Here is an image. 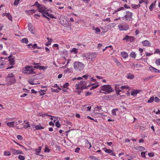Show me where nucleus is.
<instances>
[{"label": "nucleus", "mask_w": 160, "mask_h": 160, "mask_svg": "<svg viewBox=\"0 0 160 160\" xmlns=\"http://www.w3.org/2000/svg\"><path fill=\"white\" fill-rule=\"evenodd\" d=\"M4 155L5 156H9L11 155V153L9 151H6L4 152Z\"/></svg>", "instance_id": "39"}, {"label": "nucleus", "mask_w": 160, "mask_h": 160, "mask_svg": "<svg viewBox=\"0 0 160 160\" xmlns=\"http://www.w3.org/2000/svg\"><path fill=\"white\" fill-rule=\"evenodd\" d=\"M128 79H132L134 78V76L131 73H129L126 77Z\"/></svg>", "instance_id": "25"}, {"label": "nucleus", "mask_w": 160, "mask_h": 160, "mask_svg": "<svg viewBox=\"0 0 160 160\" xmlns=\"http://www.w3.org/2000/svg\"><path fill=\"white\" fill-rule=\"evenodd\" d=\"M15 124L17 125V122H11L7 123V125L9 128L14 127Z\"/></svg>", "instance_id": "12"}, {"label": "nucleus", "mask_w": 160, "mask_h": 160, "mask_svg": "<svg viewBox=\"0 0 160 160\" xmlns=\"http://www.w3.org/2000/svg\"><path fill=\"white\" fill-rule=\"evenodd\" d=\"M28 30L31 32L32 34H34V32L33 31L32 25L31 23L28 24Z\"/></svg>", "instance_id": "19"}, {"label": "nucleus", "mask_w": 160, "mask_h": 160, "mask_svg": "<svg viewBox=\"0 0 160 160\" xmlns=\"http://www.w3.org/2000/svg\"><path fill=\"white\" fill-rule=\"evenodd\" d=\"M89 158L91 160H100L97 157H95V156H89Z\"/></svg>", "instance_id": "36"}, {"label": "nucleus", "mask_w": 160, "mask_h": 160, "mask_svg": "<svg viewBox=\"0 0 160 160\" xmlns=\"http://www.w3.org/2000/svg\"><path fill=\"white\" fill-rule=\"evenodd\" d=\"M130 36L128 35H126L125 36V37L122 39V40H126L127 42L129 41V38Z\"/></svg>", "instance_id": "32"}, {"label": "nucleus", "mask_w": 160, "mask_h": 160, "mask_svg": "<svg viewBox=\"0 0 160 160\" xmlns=\"http://www.w3.org/2000/svg\"><path fill=\"white\" fill-rule=\"evenodd\" d=\"M120 89L122 90L123 89H127L128 90L129 89V88L127 86H122L120 87Z\"/></svg>", "instance_id": "37"}, {"label": "nucleus", "mask_w": 160, "mask_h": 160, "mask_svg": "<svg viewBox=\"0 0 160 160\" xmlns=\"http://www.w3.org/2000/svg\"><path fill=\"white\" fill-rule=\"evenodd\" d=\"M156 122L159 125H160V119H157L156 120Z\"/></svg>", "instance_id": "64"}, {"label": "nucleus", "mask_w": 160, "mask_h": 160, "mask_svg": "<svg viewBox=\"0 0 160 160\" xmlns=\"http://www.w3.org/2000/svg\"><path fill=\"white\" fill-rule=\"evenodd\" d=\"M105 152L108 154H110L111 156H115L116 154L113 152L112 150L107 148H103Z\"/></svg>", "instance_id": "8"}, {"label": "nucleus", "mask_w": 160, "mask_h": 160, "mask_svg": "<svg viewBox=\"0 0 160 160\" xmlns=\"http://www.w3.org/2000/svg\"><path fill=\"white\" fill-rule=\"evenodd\" d=\"M148 156L150 157H153L154 156V154L152 152L148 153Z\"/></svg>", "instance_id": "57"}, {"label": "nucleus", "mask_w": 160, "mask_h": 160, "mask_svg": "<svg viewBox=\"0 0 160 160\" xmlns=\"http://www.w3.org/2000/svg\"><path fill=\"white\" fill-rule=\"evenodd\" d=\"M156 64L157 65H160V58H158L156 60Z\"/></svg>", "instance_id": "47"}, {"label": "nucleus", "mask_w": 160, "mask_h": 160, "mask_svg": "<svg viewBox=\"0 0 160 160\" xmlns=\"http://www.w3.org/2000/svg\"><path fill=\"white\" fill-rule=\"evenodd\" d=\"M153 77L152 76H150L149 77H146L145 78H143V80L144 81H147L149 80L151 78H153Z\"/></svg>", "instance_id": "38"}, {"label": "nucleus", "mask_w": 160, "mask_h": 160, "mask_svg": "<svg viewBox=\"0 0 160 160\" xmlns=\"http://www.w3.org/2000/svg\"><path fill=\"white\" fill-rule=\"evenodd\" d=\"M0 58V68H4L6 64L5 61L3 59H7V58Z\"/></svg>", "instance_id": "9"}, {"label": "nucleus", "mask_w": 160, "mask_h": 160, "mask_svg": "<svg viewBox=\"0 0 160 160\" xmlns=\"http://www.w3.org/2000/svg\"><path fill=\"white\" fill-rule=\"evenodd\" d=\"M131 6L132 8L134 9H136L138 8V6L137 5L132 4Z\"/></svg>", "instance_id": "56"}, {"label": "nucleus", "mask_w": 160, "mask_h": 160, "mask_svg": "<svg viewBox=\"0 0 160 160\" xmlns=\"http://www.w3.org/2000/svg\"><path fill=\"white\" fill-rule=\"evenodd\" d=\"M28 83L32 85L39 84V83H35L33 82V80L32 79H30L28 81Z\"/></svg>", "instance_id": "31"}, {"label": "nucleus", "mask_w": 160, "mask_h": 160, "mask_svg": "<svg viewBox=\"0 0 160 160\" xmlns=\"http://www.w3.org/2000/svg\"><path fill=\"white\" fill-rule=\"evenodd\" d=\"M17 138L19 140H22V137L20 135H18L17 136Z\"/></svg>", "instance_id": "59"}, {"label": "nucleus", "mask_w": 160, "mask_h": 160, "mask_svg": "<svg viewBox=\"0 0 160 160\" xmlns=\"http://www.w3.org/2000/svg\"><path fill=\"white\" fill-rule=\"evenodd\" d=\"M47 68V67H45V66H40L39 69L40 70H45Z\"/></svg>", "instance_id": "63"}, {"label": "nucleus", "mask_w": 160, "mask_h": 160, "mask_svg": "<svg viewBox=\"0 0 160 160\" xmlns=\"http://www.w3.org/2000/svg\"><path fill=\"white\" fill-rule=\"evenodd\" d=\"M38 116H42V117H44L45 116H49V117H52L51 116H50L48 115L47 114L44 113L43 114L41 113H39L38 114H37Z\"/></svg>", "instance_id": "28"}, {"label": "nucleus", "mask_w": 160, "mask_h": 160, "mask_svg": "<svg viewBox=\"0 0 160 160\" xmlns=\"http://www.w3.org/2000/svg\"><path fill=\"white\" fill-rule=\"evenodd\" d=\"M80 86V85L78 83V84H76V85L75 87L77 89H81V87H79Z\"/></svg>", "instance_id": "62"}, {"label": "nucleus", "mask_w": 160, "mask_h": 160, "mask_svg": "<svg viewBox=\"0 0 160 160\" xmlns=\"http://www.w3.org/2000/svg\"><path fill=\"white\" fill-rule=\"evenodd\" d=\"M44 151L45 152H49L50 151V149L46 147L44 149Z\"/></svg>", "instance_id": "60"}, {"label": "nucleus", "mask_w": 160, "mask_h": 160, "mask_svg": "<svg viewBox=\"0 0 160 160\" xmlns=\"http://www.w3.org/2000/svg\"><path fill=\"white\" fill-rule=\"evenodd\" d=\"M69 83L68 82L66 83L63 85V87L64 88H67V87L68 86Z\"/></svg>", "instance_id": "54"}, {"label": "nucleus", "mask_w": 160, "mask_h": 160, "mask_svg": "<svg viewBox=\"0 0 160 160\" xmlns=\"http://www.w3.org/2000/svg\"><path fill=\"white\" fill-rule=\"evenodd\" d=\"M149 70L152 72L160 73V70H158L152 66L149 67Z\"/></svg>", "instance_id": "13"}, {"label": "nucleus", "mask_w": 160, "mask_h": 160, "mask_svg": "<svg viewBox=\"0 0 160 160\" xmlns=\"http://www.w3.org/2000/svg\"><path fill=\"white\" fill-rule=\"evenodd\" d=\"M89 76V75H83L82 76V78H85V79H88V77Z\"/></svg>", "instance_id": "61"}, {"label": "nucleus", "mask_w": 160, "mask_h": 160, "mask_svg": "<svg viewBox=\"0 0 160 160\" xmlns=\"http://www.w3.org/2000/svg\"><path fill=\"white\" fill-rule=\"evenodd\" d=\"M155 5L154 3H152L149 7V10L150 11H152L153 10V8L155 7Z\"/></svg>", "instance_id": "40"}, {"label": "nucleus", "mask_w": 160, "mask_h": 160, "mask_svg": "<svg viewBox=\"0 0 160 160\" xmlns=\"http://www.w3.org/2000/svg\"><path fill=\"white\" fill-rule=\"evenodd\" d=\"M115 90L116 92V93L117 95L119 93V92H120L121 91V90L119 88H118L117 86H116L115 88Z\"/></svg>", "instance_id": "34"}, {"label": "nucleus", "mask_w": 160, "mask_h": 160, "mask_svg": "<svg viewBox=\"0 0 160 160\" xmlns=\"http://www.w3.org/2000/svg\"><path fill=\"white\" fill-rule=\"evenodd\" d=\"M96 53L92 52L88 55V58H90L91 61H93L96 58Z\"/></svg>", "instance_id": "10"}, {"label": "nucleus", "mask_w": 160, "mask_h": 160, "mask_svg": "<svg viewBox=\"0 0 160 160\" xmlns=\"http://www.w3.org/2000/svg\"><path fill=\"white\" fill-rule=\"evenodd\" d=\"M31 126L30 124H29V122H27L25 123V124L24 125V127L25 128H28L30 127Z\"/></svg>", "instance_id": "42"}, {"label": "nucleus", "mask_w": 160, "mask_h": 160, "mask_svg": "<svg viewBox=\"0 0 160 160\" xmlns=\"http://www.w3.org/2000/svg\"><path fill=\"white\" fill-rule=\"evenodd\" d=\"M139 92L138 90H134L131 93V95L133 96H136L137 93Z\"/></svg>", "instance_id": "24"}, {"label": "nucleus", "mask_w": 160, "mask_h": 160, "mask_svg": "<svg viewBox=\"0 0 160 160\" xmlns=\"http://www.w3.org/2000/svg\"><path fill=\"white\" fill-rule=\"evenodd\" d=\"M21 41L22 43L27 44L28 43V39L26 38H24L21 40Z\"/></svg>", "instance_id": "33"}, {"label": "nucleus", "mask_w": 160, "mask_h": 160, "mask_svg": "<svg viewBox=\"0 0 160 160\" xmlns=\"http://www.w3.org/2000/svg\"><path fill=\"white\" fill-rule=\"evenodd\" d=\"M20 0H15L13 4L15 6H17L19 3Z\"/></svg>", "instance_id": "49"}, {"label": "nucleus", "mask_w": 160, "mask_h": 160, "mask_svg": "<svg viewBox=\"0 0 160 160\" xmlns=\"http://www.w3.org/2000/svg\"><path fill=\"white\" fill-rule=\"evenodd\" d=\"M134 148L136 150H139L140 151H143L145 150L144 148L142 146L137 147Z\"/></svg>", "instance_id": "17"}, {"label": "nucleus", "mask_w": 160, "mask_h": 160, "mask_svg": "<svg viewBox=\"0 0 160 160\" xmlns=\"http://www.w3.org/2000/svg\"><path fill=\"white\" fill-rule=\"evenodd\" d=\"M142 45L144 46H150V43L148 40H144L142 42Z\"/></svg>", "instance_id": "15"}, {"label": "nucleus", "mask_w": 160, "mask_h": 160, "mask_svg": "<svg viewBox=\"0 0 160 160\" xmlns=\"http://www.w3.org/2000/svg\"><path fill=\"white\" fill-rule=\"evenodd\" d=\"M14 78V75L13 73H11V74H9L8 75V76L6 78V80H9L11 78Z\"/></svg>", "instance_id": "26"}, {"label": "nucleus", "mask_w": 160, "mask_h": 160, "mask_svg": "<svg viewBox=\"0 0 160 160\" xmlns=\"http://www.w3.org/2000/svg\"><path fill=\"white\" fill-rule=\"evenodd\" d=\"M7 17L10 20L12 21V17L9 13H8V15L7 16Z\"/></svg>", "instance_id": "43"}, {"label": "nucleus", "mask_w": 160, "mask_h": 160, "mask_svg": "<svg viewBox=\"0 0 160 160\" xmlns=\"http://www.w3.org/2000/svg\"><path fill=\"white\" fill-rule=\"evenodd\" d=\"M154 101L155 102H158L160 101V99L158 97H156L154 98Z\"/></svg>", "instance_id": "50"}, {"label": "nucleus", "mask_w": 160, "mask_h": 160, "mask_svg": "<svg viewBox=\"0 0 160 160\" xmlns=\"http://www.w3.org/2000/svg\"><path fill=\"white\" fill-rule=\"evenodd\" d=\"M34 69L32 68V66H27L24 68L23 69L22 72L24 73H27L29 74H35V73L34 72Z\"/></svg>", "instance_id": "4"}, {"label": "nucleus", "mask_w": 160, "mask_h": 160, "mask_svg": "<svg viewBox=\"0 0 160 160\" xmlns=\"http://www.w3.org/2000/svg\"><path fill=\"white\" fill-rule=\"evenodd\" d=\"M47 39L48 40V42H46L45 45L47 46H49V45H50L52 42V39L51 38H47Z\"/></svg>", "instance_id": "18"}, {"label": "nucleus", "mask_w": 160, "mask_h": 160, "mask_svg": "<svg viewBox=\"0 0 160 160\" xmlns=\"http://www.w3.org/2000/svg\"><path fill=\"white\" fill-rule=\"evenodd\" d=\"M160 52V50H159V49H156L155 51L154 52V54L158 53Z\"/></svg>", "instance_id": "58"}, {"label": "nucleus", "mask_w": 160, "mask_h": 160, "mask_svg": "<svg viewBox=\"0 0 160 160\" xmlns=\"http://www.w3.org/2000/svg\"><path fill=\"white\" fill-rule=\"evenodd\" d=\"M56 126L58 128H59L60 127V124L59 122L58 121L56 123Z\"/></svg>", "instance_id": "55"}, {"label": "nucleus", "mask_w": 160, "mask_h": 160, "mask_svg": "<svg viewBox=\"0 0 160 160\" xmlns=\"http://www.w3.org/2000/svg\"><path fill=\"white\" fill-rule=\"evenodd\" d=\"M115 62L118 66H120L121 65V64L120 62L117 59H115Z\"/></svg>", "instance_id": "52"}, {"label": "nucleus", "mask_w": 160, "mask_h": 160, "mask_svg": "<svg viewBox=\"0 0 160 160\" xmlns=\"http://www.w3.org/2000/svg\"><path fill=\"white\" fill-rule=\"evenodd\" d=\"M9 63L10 65H13L14 63V59L12 58H9Z\"/></svg>", "instance_id": "35"}, {"label": "nucleus", "mask_w": 160, "mask_h": 160, "mask_svg": "<svg viewBox=\"0 0 160 160\" xmlns=\"http://www.w3.org/2000/svg\"><path fill=\"white\" fill-rule=\"evenodd\" d=\"M122 10H125V8L123 7H120L119 8H118L116 10H115L113 12V14H115L118 12Z\"/></svg>", "instance_id": "23"}, {"label": "nucleus", "mask_w": 160, "mask_h": 160, "mask_svg": "<svg viewBox=\"0 0 160 160\" xmlns=\"http://www.w3.org/2000/svg\"><path fill=\"white\" fill-rule=\"evenodd\" d=\"M34 128H35V129H34V130H42L44 128V127L43 126H42L40 124L39 125H35Z\"/></svg>", "instance_id": "14"}, {"label": "nucleus", "mask_w": 160, "mask_h": 160, "mask_svg": "<svg viewBox=\"0 0 160 160\" xmlns=\"http://www.w3.org/2000/svg\"><path fill=\"white\" fill-rule=\"evenodd\" d=\"M119 29L120 31H126L129 29L128 25L126 23L120 24L118 26Z\"/></svg>", "instance_id": "5"}, {"label": "nucleus", "mask_w": 160, "mask_h": 160, "mask_svg": "<svg viewBox=\"0 0 160 160\" xmlns=\"http://www.w3.org/2000/svg\"><path fill=\"white\" fill-rule=\"evenodd\" d=\"M133 13L129 11H126V14L121 18L122 20L125 21L129 22L132 20Z\"/></svg>", "instance_id": "1"}, {"label": "nucleus", "mask_w": 160, "mask_h": 160, "mask_svg": "<svg viewBox=\"0 0 160 160\" xmlns=\"http://www.w3.org/2000/svg\"><path fill=\"white\" fill-rule=\"evenodd\" d=\"M40 64V63H37L34 62L33 63V65H35L34 66L33 68L36 69H39L40 67L41 66L39 65Z\"/></svg>", "instance_id": "27"}, {"label": "nucleus", "mask_w": 160, "mask_h": 160, "mask_svg": "<svg viewBox=\"0 0 160 160\" xmlns=\"http://www.w3.org/2000/svg\"><path fill=\"white\" fill-rule=\"evenodd\" d=\"M121 55L123 58H126L128 57V54L125 52H123L121 53Z\"/></svg>", "instance_id": "30"}, {"label": "nucleus", "mask_w": 160, "mask_h": 160, "mask_svg": "<svg viewBox=\"0 0 160 160\" xmlns=\"http://www.w3.org/2000/svg\"><path fill=\"white\" fill-rule=\"evenodd\" d=\"M130 56L133 58H136V54L134 52H132L130 54Z\"/></svg>", "instance_id": "29"}, {"label": "nucleus", "mask_w": 160, "mask_h": 160, "mask_svg": "<svg viewBox=\"0 0 160 160\" xmlns=\"http://www.w3.org/2000/svg\"><path fill=\"white\" fill-rule=\"evenodd\" d=\"M8 82H10L11 84H12L15 83L16 82V79L14 78H11L9 80H6Z\"/></svg>", "instance_id": "21"}, {"label": "nucleus", "mask_w": 160, "mask_h": 160, "mask_svg": "<svg viewBox=\"0 0 160 160\" xmlns=\"http://www.w3.org/2000/svg\"><path fill=\"white\" fill-rule=\"evenodd\" d=\"M18 158L20 160H24L25 158L23 156L19 155L18 156Z\"/></svg>", "instance_id": "45"}, {"label": "nucleus", "mask_w": 160, "mask_h": 160, "mask_svg": "<svg viewBox=\"0 0 160 160\" xmlns=\"http://www.w3.org/2000/svg\"><path fill=\"white\" fill-rule=\"evenodd\" d=\"M38 9L39 10V12H41L42 14H44V12L47 10H46V8L44 6H42L41 4H38Z\"/></svg>", "instance_id": "6"}, {"label": "nucleus", "mask_w": 160, "mask_h": 160, "mask_svg": "<svg viewBox=\"0 0 160 160\" xmlns=\"http://www.w3.org/2000/svg\"><path fill=\"white\" fill-rule=\"evenodd\" d=\"M95 30L96 31V32L97 33H99L100 32V29L98 27L95 28Z\"/></svg>", "instance_id": "51"}, {"label": "nucleus", "mask_w": 160, "mask_h": 160, "mask_svg": "<svg viewBox=\"0 0 160 160\" xmlns=\"http://www.w3.org/2000/svg\"><path fill=\"white\" fill-rule=\"evenodd\" d=\"M10 151L12 152L13 155L23 154L22 152L20 150L16 149L13 148L10 149Z\"/></svg>", "instance_id": "7"}, {"label": "nucleus", "mask_w": 160, "mask_h": 160, "mask_svg": "<svg viewBox=\"0 0 160 160\" xmlns=\"http://www.w3.org/2000/svg\"><path fill=\"white\" fill-rule=\"evenodd\" d=\"M85 143L86 147H88L89 149H91L92 147V145L91 143L89 142L88 140L86 139L85 140Z\"/></svg>", "instance_id": "16"}, {"label": "nucleus", "mask_w": 160, "mask_h": 160, "mask_svg": "<svg viewBox=\"0 0 160 160\" xmlns=\"http://www.w3.org/2000/svg\"><path fill=\"white\" fill-rule=\"evenodd\" d=\"M71 51L72 52H74L75 54L78 53V49L75 48H73Z\"/></svg>", "instance_id": "48"}, {"label": "nucleus", "mask_w": 160, "mask_h": 160, "mask_svg": "<svg viewBox=\"0 0 160 160\" xmlns=\"http://www.w3.org/2000/svg\"><path fill=\"white\" fill-rule=\"evenodd\" d=\"M154 101V97H151L149 99L148 101V103H152Z\"/></svg>", "instance_id": "46"}, {"label": "nucleus", "mask_w": 160, "mask_h": 160, "mask_svg": "<svg viewBox=\"0 0 160 160\" xmlns=\"http://www.w3.org/2000/svg\"><path fill=\"white\" fill-rule=\"evenodd\" d=\"M51 86L54 88H57L59 90H61V88H60L57 85V84H55L54 85L52 84Z\"/></svg>", "instance_id": "41"}, {"label": "nucleus", "mask_w": 160, "mask_h": 160, "mask_svg": "<svg viewBox=\"0 0 160 160\" xmlns=\"http://www.w3.org/2000/svg\"><path fill=\"white\" fill-rule=\"evenodd\" d=\"M129 39H130L129 42H134L135 40V38L133 36H130Z\"/></svg>", "instance_id": "44"}, {"label": "nucleus", "mask_w": 160, "mask_h": 160, "mask_svg": "<svg viewBox=\"0 0 160 160\" xmlns=\"http://www.w3.org/2000/svg\"><path fill=\"white\" fill-rule=\"evenodd\" d=\"M101 90L105 92H100L103 93L105 94H106L107 93H110L113 91L112 89L111 86L107 85L102 86Z\"/></svg>", "instance_id": "2"}, {"label": "nucleus", "mask_w": 160, "mask_h": 160, "mask_svg": "<svg viewBox=\"0 0 160 160\" xmlns=\"http://www.w3.org/2000/svg\"><path fill=\"white\" fill-rule=\"evenodd\" d=\"M51 90L52 92H59V91L58 90V89H54L53 88H51Z\"/></svg>", "instance_id": "53"}, {"label": "nucleus", "mask_w": 160, "mask_h": 160, "mask_svg": "<svg viewBox=\"0 0 160 160\" xmlns=\"http://www.w3.org/2000/svg\"><path fill=\"white\" fill-rule=\"evenodd\" d=\"M48 11V10H47L44 13V14L45 15H46V16L47 17H49L50 18H56L52 14H49Z\"/></svg>", "instance_id": "11"}, {"label": "nucleus", "mask_w": 160, "mask_h": 160, "mask_svg": "<svg viewBox=\"0 0 160 160\" xmlns=\"http://www.w3.org/2000/svg\"><path fill=\"white\" fill-rule=\"evenodd\" d=\"M84 67V65L80 62H76L74 63V68L76 70L81 71Z\"/></svg>", "instance_id": "3"}, {"label": "nucleus", "mask_w": 160, "mask_h": 160, "mask_svg": "<svg viewBox=\"0 0 160 160\" xmlns=\"http://www.w3.org/2000/svg\"><path fill=\"white\" fill-rule=\"evenodd\" d=\"M42 147L40 146L37 149H35V151L36 152V154L38 155L39 153L40 152L41 150Z\"/></svg>", "instance_id": "22"}, {"label": "nucleus", "mask_w": 160, "mask_h": 160, "mask_svg": "<svg viewBox=\"0 0 160 160\" xmlns=\"http://www.w3.org/2000/svg\"><path fill=\"white\" fill-rule=\"evenodd\" d=\"M47 90V89L46 88L45 90H40L38 92L40 93V95L42 96L44 95L46 93V91Z\"/></svg>", "instance_id": "20"}]
</instances>
